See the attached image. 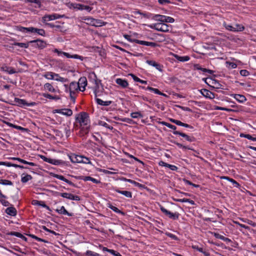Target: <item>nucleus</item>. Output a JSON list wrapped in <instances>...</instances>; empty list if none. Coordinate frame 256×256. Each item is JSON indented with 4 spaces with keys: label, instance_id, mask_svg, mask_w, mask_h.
Here are the masks:
<instances>
[{
    "label": "nucleus",
    "instance_id": "nucleus-44",
    "mask_svg": "<svg viewBox=\"0 0 256 256\" xmlns=\"http://www.w3.org/2000/svg\"><path fill=\"white\" fill-rule=\"evenodd\" d=\"M161 124L162 125L168 127V128H170L174 130H176V127L175 126L171 124H170L169 123H168L166 122H161Z\"/></svg>",
    "mask_w": 256,
    "mask_h": 256
},
{
    "label": "nucleus",
    "instance_id": "nucleus-4",
    "mask_svg": "<svg viewBox=\"0 0 256 256\" xmlns=\"http://www.w3.org/2000/svg\"><path fill=\"white\" fill-rule=\"evenodd\" d=\"M54 52L55 53H56L58 56L63 54L64 56H66L67 58H74L76 59H80L82 60H83V57L80 56L78 54L70 55L68 53L59 50L56 48L54 49Z\"/></svg>",
    "mask_w": 256,
    "mask_h": 256
},
{
    "label": "nucleus",
    "instance_id": "nucleus-13",
    "mask_svg": "<svg viewBox=\"0 0 256 256\" xmlns=\"http://www.w3.org/2000/svg\"><path fill=\"white\" fill-rule=\"evenodd\" d=\"M55 112L61 114L66 116H71L72 114V111L69 108H64L54 110Z\"/></svg>",
    "mask_w": 256,
    "mask_h": 256
},
{
    "label": "nucleus",
    "instance_id": "nucleus-54",
    "mask_svg": "<svg viewBox=\"0 0 256 256\" xmlns=\"http://www.w3.org/2000/svg\"><path fill=\"white\" fill-rule=\"evenodd\" d=\"M30 236L32 238L35 239L38 242H48V241H46V240H44V239H42L41 238H38V236H36L34 235L30 234Z\"/></svg>",
    "mask_w": 256,
    "mask_h": 256
},
{
    "label": "nucleus",
    "instance_id": "nucleus-15",
    "mask_svg": "<svg viewBox=\"0 0 256 256\" xmlns=\"http://www.w3.org/2000/svg\"><path fill=\"white\" fill-rule=\"evenodd\" d=\"M173 134H178L184 137L186 140L188 142H192L194 141V137L190 136L188 135L185 134L184 133L175 130L174 131Z\"/></svg>",
    "mask_w": 256,
    "mask_h": 256
},
{
    "label": "nucleus",
    "instance_id": "nucleus-9",
    "mask_svg": "<svg viewBox=\"0 0 256 256\" xmlns=\"http://www.w3.org/2000/svg\"><path fill=\"white\" fill-rule=\"evenodd\" d=\"M224 26L226 30L232 32H236L238 30L242 31L244 30V27L239 24H236V27H234L230 25L226 24H224Z\"/></svg>",
    "mask_w": 256,
    "mask_h": 256
},
{
    "label": "nucleus",
    "instance_id": "nucleus-62",
    "mask_svg": "<svg viewBox=\"0 0 256 256\" xmlns=\"http://www.w3.org/2000/svg\"><path fill=\"white\" fill-rule=\"evenodd\" d=\"M167 167L168 168L171 170H174V171H176L178 170L177 166H174V165H172V164H168Z\"/></svg>",
    "mask_w": 256,
    "mask_h": 256
},
{
    "label": "nucleus",
    "instance_id": "nucleus-23",
    "mask_svg": "<svg viewBox=\"0 0 256 256\" xmlns=\"http://www.w3.org/2000/svg\"><path fill=\"white\" fill-rule=\"evenodd\" d=\"M165 16L161 14H154L151 18L152 19L161 22L160 23L164 22Z\"/></svg>",
    "mask_w": 256,
    "mask_h": 256
},
{
    "label": "nucleus",
    "instance_id": "nucleus-46",
    "mask_svg": "<svg viewBox=\"0 0 256 256\" xmlns=\"http://www.w3.org/2000/svg\"><path fill=\"white\" fill-rule=\"evenodd\" d=\"M146 90H150V91H152V92H154L155 94H158L159 95L162 94V92H160L158 89L155 88H153L150 87V86L147 87Z\"/></svg>",
    "mask_w": 256,
    "mask_h": 256
},
{
    "label": "nucleus",
    "instance_id": "nucleus-2",
    "mask_svg": "<svg viewBox=\"0 0 256 256\" xmlns=\"http://www.w3.org/2000/svg\"><path fill=\"white\" fill-rule=\"evenodd\" d=\"M148 26L151 28L160 32H168L169 31V26L164 22L152 24Z\"/></svg>",
    "mask_w": 256,
    "mask_h": 256
},
{
    "label": "nucleus",
    "instance_id": "nucleus-57",
    "mask_svg": "<svg viewBox=\"0 0 256 256\" xmlns=\"http://www.w3.org/2000/svg\"><path fill=\"white\" fill-rule=\"evenodd\" d=\"M82 161L81 162L84 163V164H91L90 161V160L88 158L84 156H82Z\"/></svg>",
    "mask_w": 256,
    "mask_h": 256
},
{
    "label": "nucleus",
    "instance_id": "nucleus-38",
    "mask_svg": "<svg viewBox=\"0 0 256 256\" xmlns=\"http://www.w3.org/2000/svg\"><path fill=\"white\" fill-rule=\"evenodd\" d=\"M130 76L132 78L133 80L135 82H140V83L142 84H147V81L140 80V78L136 76L134 74H130Z\"/></svg>",
    "mask_w": 256,
    "mask_h": 256
},
{
    "label": "nucleus",
    "instance_id": "nucleus-8",
    "mask_svg": "<svg viewBox=\"0 0 256 256\" xmlns=\"http://www.w3.org/2000/svg\"><path fill=\"white\" fill-rule=\"evenodd\" d=\"M29 42L34 43V46L35 47H38L41 49L44 48L46 46V42L40 40H30Z\"/></svg>",
    "mask_w": 256,
    "mask_h": 256
},
{
    "label": "nucleus",
    "instance_id": "nucleus-63",
    "mask_svg": "<svg viewBox=\"0 0 256 256\" xmlns=\"http://www.w3.org/2000/svg\"><path fill=\"white\" fill-rule=\"evenodd\" d=\"M0 165H4V166H6L10 167V166H12V164L9 162H0Z\"/></svg>",
    "mask_w": 256,
    "mask_h": 256
},
{
    "label": "nucleus",
    "instance_id": "nucleus-47",
    "mask_svg": "<svg viewBox=\"0 0 256 256\" xmlns=\"http://www.w3.org/2000/svg\"><path fill=\"white\" fill-rule=\"evenodd\" d=\"M49 161H50V164H53L54 165H59L61 163H62V161L60 160H57L52 159V158H50V160Z\"/></svg>",
    "mask_w": 256,
    "mask_h": 256
},
{
    "label": "nucleus",
    "instance_id": "nucleus-64",
    "mask_svg": "<svg viewBox=\"0 0 256 256\" xmlns=\"http://www.w3.org/2000/svg\"><path fill=\"white\" fill-rule=\"evenodd\" d=\"M110 252L115 256H122L119 252H116L113 250H110Z\"/></svg>",
    "mask_w": 256,
    "mask_h": 256
},
{
    "label": "nucleus",
    "instance_id": "nucleus-35",
    "mask_svg": "<svg viewBox=\"0 0 256 256\" xmlns=\"http://www.w3.org/2000/svg\"><path fill=\"white\" fill-rule=\"evenodd\" d=\"M44 88L46 90H48L49 92H55L56 90L53 87V86L50 83H46L44 84Z\"/></svg>",
    "mask_w": 256,
    "mask_h": 256
},
{
    "label": "nucleus",
    "instance_id": "nucleus-56",
    "mask_svg": "<svg viewBox=\"0 0 256 256\" xmlns=\"http://www.w3.org/2000/svg\"><path fill=\"white\" fill-rule=\"evenodd\" d=\"M1 184L4 185H12V182L8 180H2Z\"/></svg>",
    "mask_w": 256,
    "mask_h": 256
},
{
    "label": "nucleus",
    "instance_id": "nucleus-31",
    "mask_svg": "<svg viewBox=\"0 0 256 256\" xmlns=\"http://www.w3.org/2000/svg\"><path fill=\"white\" fill-rule=\"evenodd\" d=\"M42 96L46 98H49L50 100H58L60 99V97L58 96H52L50 94L44 93Z\"/></svg>",
    "mask_w": 256,
    "mask_h": 256
},
{
    "label": "nucleus",
    "instance_id": "nucleus-45",
    "mask_svg": "<svg viewBox=\"0 0 256 256\" xmlns=\"http://www.w3.org/2000/svg\"><path fill=\"white\" fill-rule=\"evenodd\" d=\"M98 124L102 126H103L106 128H108L110 130H112L113 128L112 126H110L106 122H103V121H100L98 122Z\"/></svg>",
    "mask_w": 256,
    "mask_h": 256
},
{
    "label": "nucleus",
    "instance_id": "nucleus-26",
    "mask_svg": "<svg viewBox=\"0 0 256 256\" xmlns=\"http://www.w3.org/2000/svg\"><path fill=\"white\" fill-rule=\"evenodd\" d=\"M5 212L8 214L10 215L11 216H15L17 214L16 209L13 206L8 208L6 210Z\"/></svg>",
    "mask_w": 256,
    "mask_h": 256
},
{
    "label": "nucleus",
    "instance_id": "nucleus-34",
    "mask_svg": "<svg viewBox=\"0 0 256 256\" xmlns=\"http://www.w3.org/2000/svg\"><path fill=\"white\" fill-rule=\"evenodd\" d=\"M108 207L110 208L113 211H114V212H116V213L120 214H122L123 216H124L125 214L124 212H123L121 211L120 210L118 209L116 207L112 206L111 204H108Z\"/></svg>",
    "mask_w": 256,
    "mask_h": 256
},
{
    "label": "nucleus",
    "instance_id": "nucleus-16",
    "mask_svg": "<svg viewBox=\"0 0 256 256\" xmlns=\"http://www.w3.org/2000/svg\"><path fill=\"white\" fill-rule=\"evenodd\" d=\"M200 92L206 98H214V94L206 89L201 90Z\"/></svg>",
    "mask_w": 256,
    "mask_h": 256
},
{
    "label": "nucleus",
    "instance_id": "nucleus-42",
    "mask_svg": "<svg viewBox=\"0 0 256 256\" xmlns=\"http://www.w3.org/2000/svg\"><path fill=\"white\" fill-rule=\"evenodd\" d=\"M29 42L28 43H24V42H15L14 44V46H18L21 48H28L29 46Z\"/></svg>",
    "mask_w": 256,
    "mask_h": 256
},
{
    "label": "nucleus",
    "instance_id": "nucleus-40",
    "mask_svg": "<svg viewBox=\"0 0 256 256\" xmlns=\"http://www.w3.org/2000/svg\"><path fill=\"white\" fill-rule=\"evenodd\" d=\"M240 137H244L246 138L248 140H252L253 141H256V138L252 137L251 135L248 134H240Z\"/></svg>",
    "mask_w": 256,
    "mask_h": 256
},
{
    "label": "nucleus",
    "instance_id": "nucleus-58",
    "mask_svg": "<svg viewBox=\"0 0 256 256\" xmlns=\"http://www.w3.org/2000/svg\"><path fill=\"white\" fill-rule=\"evenodd\" d=\"M0 197V202L2 203V204L5 206H9L10 202Z\"/></svg>",
    "mask_w": 256,
    "mask_h": 256
},
{
    "label": "nucleus",
    "instance_id": "nucleus-5",
    "mask_svg": "<svg viewBox=\"0 0 256 256\" xmlns=\"http://www.w3.org/2000/svg\"><path fill=\"white\" fill-rule=\"evenodd\" d=\"M56 193L58 195L60 196H62L64 198H68V199H69L70 200H76V201H78L80 200V198L79 196H74L70 193H66V192L60 193V192H56Z\"/></svg>",
    "mask_w": 256,
    "mask_h": 256
},
{
    "label": "nucleus",
    "instance_id": "nucleus-19",
    "mask_svg": "<svg viewBox=\"0 0 256 256\" xmlns=\"http://www.w3.org/2000/svg\"><path fill=\"white\" fill-rule=\"evenodd\" d=\"M230 96L234 98L238 102L240 103H243L246 100L245 96L242 94H232Z\"/></svg>",
    "mask_w": 256,
    "mask_h": 256
},
{
    "label": "nucleus",
    "instance_id": "nucleus-51",
    "mask_svg": "<svg viewBox=\"0 0 256 256\" xmlns=\"http://www.w3.org/2000/svg\"><path fill=\"white\" fill-rule=\"evenodd\" d=\"M174 22V18L166 16H165L164 22L172 23Z\"/></svg>",
    "mask_w": 256,
    "mask_h": 256
},
{
    "label": "nucleus",
    "instance_id": "nucleus-60",
    "mask_svg": "<svg viewBox=\"0 0 256 256\" xmlns=\"http://www.w3.org/2000/svg\"><path fill=\"white\" fill-rule=\"evenodd\" d=\"M226 179H228V180H229L230 182H232L233 184L235 186H236V187H238L240 184H238V182H237L235 180H234V179L232 178H228L227 177L226 178Z\"/></svg>",
    "mask_w": 256,
    "mask_h": 256
},
{
    "label": "nucleus",
    "instance_id": "nucleus-28",
    "mask_svg": "<svg viewBox=\"0 0 256 256\" xmlns=\"http://www.w3.org/2000/svg\"><path fill=\"white\" fill-rule=\"evenodd\" d=\"M116 83L120 86L123 88H126L128 85L127 80L122 78H117L116 80Z\"/></svg>",
    "mask_w": 256,
    "mask_h": 256
},
{
    "label": "nucleus",
    "instance_id": "nucleus-33",
    "mask_svg": "<svg viewBox=\"0 0 256 256\" xmlns=\"http://www.w3.org/2000/svg\"><path fill=\"white\" fill-rule=\"evenodd\" d=\"M24 174H22L21 178V181L23 183H26L28 182V180H31L32 178V176L30 174H27L23 176Z\"/></svg>",
    "mask_w": 256,
    "mask_h": 256
},
{
    "label": "nucleus",
    "instance_id": "nucleus-12",
    "mask_svg": "<svg viewBox=\"0 0 256 256\" xmlns=\"http://www.w3.org/2000/svg\"><path fill=\"white\" fill-rule=\"evenodd\" d=\"M74 8L76 9H78L79 10H86L88 12H90L92 10V8L88 6H85L80 4H74L73 5Z\"/></svg>",
    "mask_w": 256,
    "mask_h": 256
},
{
    "label": "nucleus",
    "instance_id": "nucleus-55",
    "mask_svg": "<svg viewBox=\"0 0 256 256\" xmlns=\"http://www.w3.org/2000/svg\"><path fill=\"white\" fill-rule=\"evenodd\" d=\"M10 234L12 236H16L18 238H24V236L22 234H20L18 232H11Z\"/></svg>",
    "mask_w": 256,
    "mask_h": 256
},
{
    "label": "nucleus",
    "instance_id": "nucleus-7",
    "mask_svg": "<svg viewBox=\"0 0 256 256\" xmlns=\"http://www.w3.org/2000/svg\"><path fill=\"white\" fill-rule=\"evenodd\" d=\"M56 24L52 23H46V24L50 28H55L56 30L62 32H66V29L63 26L64 23H62V24H58V22H56Z\"/></svg>",
    "mask_w": 256,
    "mask_h": 256
},
{
    "label": "nucleus",
    "instance_id": "nucleus-11",
    "mask_svg": "<svg viewBox=\"0 0 256 256\" xmlns=\"http://www.w3.org/2000/svg\"><path fill=\"white\" fill-rule=\"evenodd\" d=\"M80 86V91L84 92L85 90V87L87 85V80L86 77L80 78L77 82Z\"/></svg>",
    "mask_w": 256,
    "mask_h": 256
},
{
    "label": "nucleus",
    "instance_id": "nucleus-3",
    "mask_svg": "<svg viewBox=\"0 0 256 256\" xmlns=\"http://www.w3.org/2000/svg\"><path fill=\"white\" fill-rule=\"evenodd\" d=\"M160 209L161 211L166 216H168L169 218L173 219V220H177L179 217V214L178 212L172 213L166 210L162 206H160Z\"/></svg>",
    "mask_w": 256,
    "mask_h": 256
},
{
    "label": "nucleus",
    "instance_id": "nucleus-39",
    "mask_svg": "<svg viewBox=\"0 0 256 256\" xmlns=\"http://www.w3.org/2000/svg\"><path fill=\"white\" fill-rule=\"evenodd\" d=\"M130 116H132V118H142L143 117V115L140 112H132L130 114Z\"/></svg>",
    "mask_w": 256,
    "mask_h": 256
},
{
    "label": "nucleus",
    "instance_id": "nucleus-20",
    "mask_svg": "<svg viewBox=\"0 0 256 256\" xmlns=\"http://www.w3.org/2000/svg\"><path fill=\"white\" fill-rule=\"evenodd\" d=\"M80 88L78 84L76 82H72L69 86V90L78 92L80 91Z\"/></svg>",
    "mask_w": 256,
    "mask_h": 256
},
{
    "label": "nucleus",
    "instance_id": "nucleus-27",
    "mask_svg": "<svg viewBox=\"0 0 256 256\" xmlns=\"http://www.w3.org/2000/svg\"><path fill=\"white\" fill-rule=\"evenodd\" d=\"M146 63L149 65L155 67L157 70L160 71H162V66L159 64L157 63L154 60H146Z\"/></svg>",
    "mask_w": 256,
    "mask_h": 256
},
{
    "label": "nucleus",
    "instance_id": "nucleus-36",
    "mask_svg": "<svg viewBox=\"0 0 256 256\" xmlns=\"http://www.w3.org/2000/svg\"><path fill=\"white\" fill-rule=\"evenodd\" d=\"M56 211L60 214L68 215V216H71L72 214H70L64 208V206H62L60 209L56 210Z\"/></svg>",
    "mask_w": 256,
    "mask_h": 256
},
{
    "label": "nucleus",
    "instance_id": "nucleus-29",
    "mask_svg": "<svg viewBox=\"0 0 256 256\" xmlns=\"http://www.w3.org/2000/svg\"><path fill=\"white\" fill-rule=\"evenodd\" d=\"M96 102L98 104L100 105V106H108L112 103V101H111V100L104 101L99 98H96Z\"/></svg>",
    "mask_w": 256,
    "mask_h": 256
},
{
    "label": "nucleus",
    "instance_id": "nucleus-30",
    "mask_svg": "<svg viewBox=\"0 0 256 256\" xmlns=\"http://www.w3.org/2000/svg\"><path fill=\"white\" fill-rule=\"evenodd\" d=\"M114 190L118 193L122 194L127 198H131L132 197V194L130 192L126 190H120L116 188H114Z\"/></svg>",
    "mask_w": 256,
    "mask_h": 256
},
{
    "label": "nucleus",
    "instance_id": "nucleus-41",
    "mask_svg": "<svg viewBox=\"0 0 256 256\" xmlns=\"http://www.w3.org/2000/svg\"><path fill=\"white\" fill-rule=\"evenodd\" d=\"M176 57L178 60L180 62H186L190 60V57L188 56H176Z\"/></svg>",
    "mask_w": 256,
    "mask_h": 256
},
{
    "label": "nucleus",
    "instance_id": "nucleus-18",
    "mask_svg": "<svg viewBox=\"0 0 256 256\" xmlns=\"http://www.w3.org/2000/svg\"><path fill=\"white\" fill-rule=\"evenodd\" d=\"M135 42L136 43L141 44V45H144V46H150L154 47V48L156 47L157 46V44L154 42H148L138 40H136Z\"/></svg>",
    "mask_w": 256,
    "mask_h": 256
},
{
    "label": "nucleus",
    "instance_id": "nucleus-37",
    "mask_svg": "<svg viewBox=\"0 0 256 256\" xmlns=\"http://www.w3.org/2000/svg\"><path fill=\"white\" fill-rule=\"evenodd\" d=\"M54 78L53 80H54L56 81L61 82H64L67 81L66 78H65L60 76V75L54 73Z\"/></svg>",
    "mask_w": 256,
    "mask_h": 256
},
{
    "label": "nucleus",
    "instance_id": "nucleus-6",
    "mask_svg": "<svg viewBox=\"0 0 256 256\" xmlns=\"http://www.w3.org/2000/svg\"><path fill=\"white\" fill-rule=\"evenodd\" d=\"M14 102H16V105L19 106H34L36 104V103L35 102H31L30 103H28L24 100L20 99L18 98H15Z\"/></svg>",
    "mask_w": 256,
    "mask_h": 256
},
{
    "label": "nucleus",
    "instance_id": "nucleus-25",
    "mask_svg": "<svg viewBox=\"0 0 256 256\" xmlns=\"http://www.w3.org/2000/svg\"><path fill=\"white\" fill-rule=\"evenodd\" d=\"M54 177L65 182H66L68 183V184H69L70 186H76L75 184L73 182H72L71 181L68 180V179L66 178L63 176L55 174L54 175Z\"/></svg>",
    "mask_w": 256,
    "mask_h": 256
},
{
    "label": "nucleus",
    "instance_id": "nucleus-43",
    "mask_svg": "<svg viewBox=\"0 0 256 256\" xmlns=\"http://www.w3.org/2000/svg\"><path fill=\"white\" fill-rule=\"evenodd\" d=\"M54 73L52 72H47L44 74V77L48 79V80H53L54 78Z\"/></svg>",
    "mask_w": 256,
    "mask_h": 256
},
{
    "label": "nucleus",
    "instance_id": "nucleus-53",
    "mask_svg": "<svg viewBox=\"0 0 256 256\" xmlns=\"http://www.w3.org/2000/svg\"><path fill=\"white\" fill-rule=\"evenodd\" d=\"M76 92L70 91V98L74 102H75Z\"/></svg>",
    "mask_w": 256,
    "mask_h": 256
},
{
    "label": "nucleus",
    "instance_id": "nucleus-32",
    "mask_svg": "<svg viewBox=\"0 0 256 256\" xmlns=\"http://www.w3.org/2000/svg\"><path fill=\"white\" fill-rule=\"evenodd\" d=\"M84 22L88 24L93 26L94 22H95V19L90 17H85L82 18Z\"/></svg>",
    "mask_w": 256,
    "mask_h": 256
},
{
    "label": "nucleus",
    "instance_id": "nucleus-48",
    "mask_svg": "<svg viewBox=\"0 0 256 256\" xmlns=\"http://www.w3.org/2000/svg\"><path fill=\"white\" fill-rule=\"evenodd\" d=\"M170 121L176 124V125L182 126H183V125H184V122H180V120H174V119H173V118H170Z\"/></svg>",
    "mask_w": 256,
    "mask_h": 256
},
{
    "label": "nucleus",
    "instance_id": "nucleus-59",
    "mask_svg": "<svg viewBox=\"0 0 256 256\" xmlns=\"http://www.w3.org/2000/svg\"><path fill=\"white\" fill-rule=\"evenodd\" d=\"M240 74L242 76H248L250 74V72L246 70H242L240 71Z\"/></svg>",
    "mask_w": 256,
    "mask_h": 256
},
{
    "label": "nucleus",
    "instance_id": "nucleus-61",
    "mask_svg": "<svg viewBox=\"0 0 256 256\" xmlns=\"http://www.w3.org/2000/svg\"><path fill=\"white\" fill-rule=\"evenodd\" d=\"M174 143L176 144L179 148H184V149H188V150H190V148H188V147H187L186 146H184L182 145V144H180V143H178V142H174Z\"/></svg>",
    "mask_w": 256,
    "mask_h": 256
},
{
    "label": "nucleus",
    "instance_id": "nucleus-21",
    "mask_svg": "<svg viewBox=\"0 0 256 256\" xmlns=\"http://www.w3.org/2000/svg\"><path fill=\"white\" fill-rule=\"evenodd\" d=\"M2 71L7 72L9 74H13L16 72L12 67L8 66L6 65H4L0 68Z\"/></svg>",
    "mask_w": 256,
    "mask_h": 256
},
{
    "label": "nucleus",
    "instance_id": "nucleus-10",
    "mask_svg": "<svg viewBox=\"0 0 256 256\" xmlns=\"http://www.w3.org/2000/svg\"><path fill=\"white\" fill-rule=\"evenodd\" d=\"M100 80H96V87L94 91L96 99L98 97H101L102 96V91L100 90L99 84Z\"/></svg>",
    "mask_w": 256,
    "mask_h": 256
},
{
    "label": "nucleus",
    "instance_id": "nucleus-17",
    "mask_svg": "<svg viewBox=\"0 0 256 256\" xmlns=\"http://www.w3.org/2000/svg\"><path fill=\"white\" fill-rule=\"evenodd\" d=\"M70 161L73 163H80L82 161V156H78L74 154H72L69 156Z\"/></svg>",
    "mask_w": 256,
    "mask_h": 256
},
{
    "label": "nucleus",
    "instance_id": "nucleus-49",
    "mask_svg": "<svg viewBox=\"0 0 256 256\" xmlns=\"http://www.w3.org/2000/svg\"><path fill=\"white\" fill-rule=\"evenodd\" d=\"M104 22L100 20L95 19V22H94L93 26H100L103 25Z\"/></svg>",
    "mask_w": 256,
    "mask_h": 256
},
{
    "label": "nucleus",
    "instance_id": "nucleus-50",
    "mask_svg": "<svg viewBox=\"0 0 256 256\" xmlns=\"http://www.w3.org/2000/svg\"><path fill=\"white\" fill-rule=\"evenodd\" d=\"M34 32H36L40 36H44L45 35V31L43 29H38L37 28H36L35 31Z\"/></svg>",
    "mask_w": 256,
    "mask_h": 256
},
{
    "label": "nucleus",
    "instance_id": "nucleus-22",
    "mask_svg": "<svg viewBox=\"0 0 256 256\" xmlns=\"http://www.w3.org/2000/svg\"><path fill=\"white\" fill-rule=\"evenodd\" d=\"M18 30L22 32H34L35 31L36 28L33 27H30V28H24L22 26H18Z\"/></svg>",
    "mask_w": 256,
    "mask_h": 256
},
{
    "label": "nucleus",
    "instance_id": "nucleus-24",
    "mask_svg": "<svg viewBox=\"0 0 256 256\" xmlns=\"http://www.w3.org/2000/svg\"><path fill=\"white\" fill-rule=\"evenodd\" d=\"M80 178L84 181L90 180L95 184H100V180L90 176H81L80 177Z\"/></svg>",
    "mask_w": 256,
    "mask_h": 256
},
{
    "label": "nucleus",
    "instance_id": "nucleus-52",
    "mask_svg": "<svg viewBox=\"0 0 256 256\" xmlns=\"http://www.w3.org/2000/svg\"><path fill=\"white\" fill-rule=\"evenodd\" d=\"M86 254L88 256H100V255L98 254L93 252L90 250H87Z\"/></svg>",
    "mask_w": 256,
    "mask_h": 256
},
{
    "label": "nucleus",
    "instance_id": "nucleus-1",
    "mask_svg": "<svg viewBox=\"0 0 256 256\" xmlns=\"http://www.w3.org/2000/svg\"><path fill=\"white\" fill-rule=\"evenodd\" d=\"M88 118V114L86 112H82L76 118V120L79 122L80 126H83L82 128H84V126H86V132H88L89 126H88L90 122Z\"/></svg>",
    "mask_w": 256,
    "mask_h": 256
},
{
    "label": "nucleus",
    "instance_id": "nucleus-14",
    "mask_svg": "<svg viewBox=\"0 0 256 256\" xmlns=\"http://www.w3.org/2000/svg\"><path fill=\"white\" fill-rule=\"evenodd\" d=\"M61 17V16L58 14H53L50 15H45L42 18V20L44 22L54 20Z\"/></svg>",
    "mask_w": 256,
    "mask_h": 256
}]
</instances>
